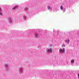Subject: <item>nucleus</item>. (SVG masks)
<instances>
[{"label":"nucleus","mask_w":79,"mask_h":79,"mask_svg":"<svg viewBox=\"0 0 79 79\" xmlns=\"http://www.w3.org/2000/svg\"><path fill=\"white\" fill-rule=\"evenodd\" d=\"M18 7V6L16 5L14 7H13L12 10H15V9H16Z\"/></svg>","instance_id":"obj_10"},{"label":"nucleus","mask_w":79,"mask_h":79,"mask_svg":"<svg viewBox=\"0 0 79 79\" xmlns=\"http://www.w3.org/2000/svg\"><path fill=\"white\" fill-rule=\"evenodd\" d=\"M7 21L10 24H12L14 23L13 20L11 17H9L7 18Z\"/></svg>","instance_id":"obj_1"},{"label":"nucleus","mask_w":79,"mask_h":79,"mask_svg":"<svg viewBox=\"0 0 79 79\" xmlns=\"http://www.w3.org/2000/svg\"><path fill=\"white\" fill-rule=\"evenodd\" d=\"M46 52H48L49 53H52V49L50 48H47L46 49Z\"/></svg>","instance_id":"obj_7"},{"label":"nucleus","mask_w":79,"mask_h":79,"mask_svg":"<svg viewBox=\"0 0 79 79\" xmlns=\"http://www.w3.org/2000/svg\"><path fill=\"white\" fill-rule=\"evenodd\" d=\"M62 47H65V45H64V44H63L62 46Z\"/></svg>","instance_id":"obj_14"},{"label":"nucleus","mask_w":79,"mask_h":79,"mask_svg":"<svg viewBox=\"0 0 79 79\" xmlns=\"http://www.w3.org/2000/svg\"><path fill=\"white\" fill-rule=\"evenodd\" d=\"M74 61H75V60L74 59L72 60L71 61V64H74Z\"/></svg>","instance_id":"obj_9"},{"label":"nucleus","mask_w":79,"mask_h":79,"mask_svg":"<svg viewBox=\"0 0 79 79\" xmlns=\"http://www.w3.org/2000/svg\"><path fill=\"white\" fill-rule=\"evenodd\" d=\"M59 52L60 53H65V49L64 48H63L62 49L60 48L59 50Z\"/></svg>","instance_id":"obj_4"},{"label":"nucleus","mask_w":79,"mask_h":79,"mask_svg":"<svg viewBox=\"0 0 79 79\" xmlns=\"http://www.w3.org/2000/svg\"><path fill=\"white\" fill-rule=\"evenodd\" d=\"M47 8L48 10L50 11H52L53 10V7L51 6L50 5H48Z\"/></svg>","instance_id":"obj_3"},{"label":"nucleus","mask_w":79,"mask_h":79,"mask_svg":"<svg viewBox=\"0 0 79 79\" xmlns=\"http://www.w3.org/2000/svg\"><path fill=\"white\" fill-rule=\"evenodd\" d=\"M35 36L36 37H39V35L37 33H35Z\"/></svg>","instance_id":"obj_8"},{"label":"nucleus","mask_w":79,"mask_h":79,"mask_svg":"<svg viewBox=\"0 0 79 79\" xmlns=\"http://www.w3.org/2000/svg\"><path fill=\"white\" fill-rule=\"evenodd\" d=\"M65 41L66 42V43L68 44V43L69 42V39H68V40H66V41Z\"/></svg>","instance_id":"obj_13"},{"label":"nucleus","mask_w":79,"mask_h":79,"mask_svg":"<svg viewBox=\"0 0 79 79\" xmlns=\"http://www.w3.org/2000/svg\"><path fill=\"white\" fill-rule=\"evenodd\" d=\"M53 32H55V31H54Z\"/></svg>","instance_id":"obj_18"},{"label":"nucleus","mask_w":79,"mask_h":79,"mask_svg":"<svg viewBox=\"0 0 79 79\" xmlns=\"http://www.w3.org/2000/svg\"><path fill=\"white\" fill-rule=\"evenodd\" d=\"M27 17L26 15H24L23 16V19L24 20H26V19Z\"/></svg>","instance_id":"obj_11"},{"label":"nucleus","mask_w":79,"mask_h":79,"mask_svg":"<svg viewBox=\"0 0 79 79\" xmlns=\"http://www.w3.org/2000/svg\"><path fill=\"white\" fill-rule=\"evenodd\" d=\"M9 66L10 65H9V64L7 63H6L4 64V67L6 70V71H8Z\"/></svg>","instance_id":"obj_2"},{"label":"nucleus","mask_w":79,"mask_h":79,"mask_svg":"<svg viewBox=\"0 0 79 79\" xmlns=\"http://www.w3.org/2000/svg\"><path fill=\"white\" fill-rule=\"evenodd\" d=\"M24 10L26 11H27H27H28V8H26V7L25 8Z\"/></svg>","instance_id":"obj_12"},{"label":"nucleus","mask_w":79,"mask_h":79,"mask_svg":"<svg viewBox=\"0 0 79 79\" xmlns=\"http://www.w3.org/2000/svg\"><path fill=\"white\" fill-rule=\"evenodd\" d=\"M19 74H21L23 73V68L21 67L19 68Z\"/></svg>","instance_id":"obj_5"},{"label":"nucleus","mask_w":79,"mask_h":79,"mask_svg":"<svg viewBox=\"0 0 79 79\" xmlns=\"http://www.w3.org/2000/svg\"><path fill=\"white\" fill-rule=\"evenodd\" d=\"M78 78L79 79V74L78 75Z\"/></svg>","instance_id":"obj_17"},{"label":"nucleus","mask_w":79,"mask_h":79,"mask_svg":"<svg viewBox=\"0 0 79 79\" xmlns=\"http://www.w3.org/2000/svg\"><path fill=\"white\" fill-rule=\"evenodd\" d=\"M2 11V9H1V8L0 7V11Z\"/></svg>","instance_id":"obj_16"},{"label":"nucleus","mask_w":79,"mask_h":79,"mask_svg":"<svg viewBox=\"0 0 79 79\" xmlns=\"http://www.w3.org/2000/svg\"><path fill=\"white\" fill-rule=\"evenodd\" d=\"M60 9L61 10H63V13H64V12H65L66 11V8H64L63 7V6H61L60 7Z\"/></svg>","instance_id":"obj_6"},{"label":"nucleus","mask_w":79,"mask_h":79,"mask_svg":"<svg viewBox=\"0 0 79 79\" xmlns=\"http://www.w3.org/2000/svg\"><path fill=\"white\" fill-rule=\"evenodd\" d=\"M0 15H1V16L2 15V13L0 12Z\"/></svg>","instance_id":"obj_15"}]
</instances>
